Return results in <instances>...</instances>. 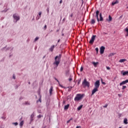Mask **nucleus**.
<instances>
[{
	"mask_svg": "<svg viewBox=\"0 0 128 128\" xmlns=\"http://www.w3.org/2000/svg\"><path fill=\"white\" fill-rule=\"evenodd\" d=\"M94 86L95 88L93 89V90L92 92V96L93 94H96V92H98V88H100V80H96L95 82Z\"/></svg>",
	"mask_w": 128,
	"mask_h": 128,
	"instance_id": "obj_1",
	"label": "nucleus"
},
{
	"mask_svg": "<svg viewBox=\"0 0 128 128\" xmlns=\"http://www.w3.org/2000/svg\"><path fill=\"white\" fill-rule=\"evenodd\" d=\"M62 58V55L59 54L57 56L54 58V62L53 63L54 66H56V68L58 66V64H60V58Z\"/></svg>",
	"mask_w": 128,
	"mask_h": 128,
	"instance_id": "obj_2",
	"label": "nucleus"
},
{
	"mask_svg": "<svg viewBox=\"0 0 128 128\" xmlns=\"http://www.w3.org/2000/svg\"><path fill=\"white\" fill-rule=\"evenodd\" d=\"M12 16H13L14 22L15 24H16V22H18V20H20V16L19 15H18V14H14Z\"/></svg>",
	"mask_w": 128,
	"mask_h": 128,
	"instance_id": "obj_3",
	"label": "nucleus"
},
{
	"mask_svg": "<svg viewBox=\"0 0 128 128\" xmlns=\"http://www.w3.org/2000/svg\"><path fill=\"white\" fill-rule=\"evenodd\" d=\"M84 96V94H77L74 100H75V102H78V100H80Z\"/></svg>",
	"mask_w": 128,
	"mask_h": 128,
	"instance_id": "obj_4",
	"label": "nucleus"
},
{
	"mask_svg": "<svg viewBox=\"0 0 128 128\" xmlns=\"http://www.w3.org/2000/svg\"><path fill=\"white\" fill-rule=\"evenodd\" d=\"M82 84L84 86H88V88L90 87V82L86 81V79L85 78L84 80L82 82Z\"/></svg>",
	"mask_w": 128,
	"mask_h": 128,
	"instance_id": "obj_5",
	"label": "nucleus"
},
{
	"mask_svg": "<svg viewBox=\"0 0 128 128\" xmlns=\"http://www.w3.org/2000/svg\"><path fill=\"white\" fill-rule=\"evenodd\" d=\"M96 36L95 35H93L92 38H91V40L90 41V44H94V40H96Z\"/></svg>",
	"mask_w": 128,
	"mask_h": 128,
	"instance_id": "obj_6",
	"label": "nucleus"
},
{
	"mask_svg": "<svg viewBox=\"0 0 128 128\" xmlns=\"http://www.w3.org/2000/svg\"><path fill=\"white\" fill-rule=\"evenodd\" d=\"M104 50H106V48L104 46H102L100 48V54H102L104 52Z\"/></svg>",
	"mask_w": 128,
	"mask_h": 128,
	"instance_id": "obj_7",
	"label": "nucleus"
},
{
	"mask_svg": "<svg viewBox=\"0 0 128 128\" xmlns=\"http://www.w3.org/2000/svg\"><path fill=\"white\" fill-rule=\"evenodd\" d=\"M120 73L122 74L123 76H126L128 74V71H121Z\"/></svg>",
	"mask_w": 128,
	"mask_h": 128,
	"instance_id": "obj_8",
	"label": "nucleus"
},
{
	"mask_svg": "<svg viewBox=\"0 0 128 128\" xmlns=\"http://www.w3.org/2000/svg\"><path fill=\"white\" fill-rule=\"evenodd\" d=\"M128 80H124V81L122 82H120V86H122L123 84H128Z\"/></svg>",
	"mask_w": 128,
	"mask_h": 128,
	"instance_id": "obj_9",
	"label": "nucleus"
},
{
	"mask_svg": "<svg viewBox=\"0 0 128 128\" xmlns=\"http://www.w3.org/2000/svg\"><path fill=\"white\" fill-rule=\"evenodd\" d=\"M34 114H32L30 116V122H32L34 120Z\"/></svg>",
	"mask_w": 128,
	"mask_h": 128,
	"instance_id": "obj_10",
	"label": "nucleus"
},
{
	"mask_svg": "<svg viewBox=\"0 0 128 128\" xmlns=\"http://www.w3.org/2000/svg\"><path fill=\"white\" fill-rule=\"evenodd\" d=\"M98 14H100V11L96 10V18H97L98 22H100V19H98Z\"/></svg>",
	"mask_w": 128,
	"mask_h": 128,
	"instance_id": "obj_11",
	"label": "nucleus"
},
{
	"mask_svg": "<svg viewBox=\"0 0 128 128\" xmlns=\"http://www.w3.org/2000/svg\"><path fill=\"white\" fill-rule=\"evenodd\" d=\"M53 90H54V87H52V86L50 87V89L49 90V92H50V96H52Z\"/></svg>",
	"mask_w": 128,
	"mask_h": 128,
	"instance_id": "obj_12",
	"label": "nucleus"
},
{
	"mask_svg": "<svg viewBox=\"0 0 128 128\" xmlns=\"http://www.w3.org/2000/svg\"><path fill=\"white\" fill-rule=\"evenodd\" d=\"M54 46H55L54 45L52 46L50 48H49V50L52 52H54Z\"/></svg>",
	"mask_w": 128,
	"mask_h": 128,
	"instance_id": "obj_13",
	"label": "nucleus"
},
{
	"mask_svg": "<svg viewBox=\"0 0 128 128\" xmlns=\"http://www.w3.org/2000/svg\"><path fill=\"white\" fill-rule=\"evenodd\" d=\"M100 19L99 20V22L100 20V22H102V20H104V18H102V13L100 14Z\"/></svg>",
	"mask_w": 128,
	"mask_h": 128,
	"instance_id": "obj_14",
	"label": "nucleus"
},
{
	"mask_svg": "<svg viewBox=\"0 0 128 128\" xmlns=\"http://www.w3.org/2000/svg\"><path fill=\"white\" fill-rule=\"evenodd\" d=\"M70 108V104H68L67 105L65 106L64 107V110H68Z\"/></svg>",
	"mask_w": 128,
	"mask_h": 128,
	"instance_id": "obj_15",
	"label": "nucleus"
},
{
	"mask_svg": "<svg viewBox=\"0 0 128 128\" xmlns=\"http://www.w3.org/2000/svg\"><path fill=\"white\" fill-rule=\"evenodd\" d=\"M23 104H25L26 106H30V103L28 102H25L23 103Z\"/></svg>",
	"mask_w": 128,
	"mask_h": 128,
	"instance_id": "obj_16",
	"label": "nucleus"
},
{
	"mask_svg": "<svg viewBox=\"0 0 128 128\" xmlns=\"http://www.w3.org/2000/svg\"><path fill=\"white\" fill-rule=\"evenodd\" d=\"M124 124H128V119L126 118H124Z\"/></svg>",
	"mask_w": 128,
	"mask_h": 128,
	"instance_id": "obj_17",
	"label": "nucleus"
},
{
	"mask_svg": "<svg viewBox=\"0 0 128 128\" xmlns=\"http://www.w3.org/2000/svg\"><path fill=\"white\" fill-rule=\"evenodd\" d=\"M92 64H94V66H98V62H92Z\"/></svg>",
	"mask_w": 128,
	"mask_h": 128,
	"instance_id": "obj_18",
	"label": "nucleus"
},
{
	"mask_svg": "<svg viewBox=\"0 0 128 128\" xmlns=\"http://www.w3.org/2000/svg\"><path fill=\"white\" fill-rule=\"evenodd\" d=\"M126 62V59H121L119 60V62Z\"/></svg>",
	"mask_w": 128,
	"mask_h": 128,
	"instance_id": "obj_19",
	"label": "nucleus"
},
{
	"mask_svg": "<svg viewBox=\"0 0 128 128\" xmlns=\"http://www.w3.org/2000/svg\"><path fill=\"white\" fill-rule=\"evenodd\" d=\"M118 4V1L116 0V2H112V6H114V4Z\"/></svg>",
	"mask_w": 128,
	"mask_h": 128,
	"instance_id": "obj_20",
	"label": "nucleus"
},
{
	"mask_svg": "<svg viewBox=\"0 0 128 128\" xmlns=\"http://www.w3.org/2000/svg\"><path fill=\"white\" fill-rule=\"evenodd\" d=\"M82 108V105H80L77 108L78 110H80Z\"/></svg>",
	"mask_w": 128,
	"mask_h": 128,
	"instance_id": "obj_21",
	"label": "nucleus"
},
{
	"mask_svg": "<svg viewBox=\"0 0 128 128\" xmlns=\"http://www.w3.org/2000/svg\"><path fill=\"white\" fill-rule=\"evenodd\" d=\"M24 120H22L20 122L19 124H20V126H24Z\"/></svg>",
	"mask_w": 128,
	"mask_h": 128,
	"instance_id": "obj_22",
	"label": "nucleus"
},
{
	"mask_svg": "<svg viewBox=\"0 0 128 128\" xmlns=\"http://www.w3.org/2000/svg\"><path fill=\"white\" fill-rule=\"evenodd\" d=\"M108 18L109 19H108V21L112 22V16L110 15L108 16Z\"/></svg>",
	"mask_w": 128,
	"mask_h": 128,
	"instance_id": "obj_23",
	"label": "nucleus"
},
{
	"mask_svg": "<svg viewBox=\"0 0 128 128\" xmlns=\"http://www.w3.org/2000/svg\"><path fill=\"white\" fill-rule=\"evenodd\" d=\"M38 40H40V38L38 36H36L34 40V42H38Z\"/></svg>",
	"mask_w": 128,
	"mask_h": 128,
	"instance_id": "obj_24",
	"label": "nucleus"
},
{
	"mask_svg": "<svg viewBox=\"0 0 128 128\" xmlns=\"http://www.w3.org/2000/svg\"><path fill=\"white\" fill-rule=\"evenodd\" d=\"M96 23V21L92 19V20H91V24H94Z\"/></svg>",
	"mask_w": 128,
	"mask_h": 128,
	"instance_id": "obj_25",
	"label": "nucleus"
},
{
	"mask_svg": "<svg viewBox=\"0 0 128 128\" xmlns=\"http://www.w3.org/2000/svg\"><path fill=\"white\" fill-rule=\"evenodd\" d=\"M40 16L37 15L36 18V20H40Z\"/></svg>",
	"mask_w": 128,
	"mask_h": 128,
	"instance_id": "obj_26",
	"label": "nucleus"
},
{
	"mask_svg": "<svg viewBox=\"0 0 128 128\" xmlns=\"http://www.w3.org/2000/svg\"><path fill=\"white\" fill-rule=\"evenodd\" d=\"M125 32H126L127 34H126V36H128V28H126L125 29Z\"/></svg>",
	"mask_w": 128,
	"mask_h": 128,
	"instance_id": "obj_27",
	"label": "nucleus"
},
{
	"mask_svg": "<svg viewBox=\"0 0 128 128\" xmlns=\"http://www.w3.org/2000/svg\"><path fill=\"white\" fill-rule=\"evenodd\" d=\"M58 84H59L61 88H66L62 86V85L58 83Z\"/></svg>",
	"mask_w": 128,
	"mask_h": 128,
	"instance_id": "obj_28",
	"label": "nucleus"
},
{
	"mask_svg": "<svg viewBox=\"0 0 128 128\" xmlns=\"http://www.w3.org/2000/svg\"><path fill=\"white\" fill-rule=\"evenodd\" d=\"M42 102V98L40 97L39 100L36 101V102Z\"/></svg>",
	"mask_w": 128,
	"mask_h": 128,
	"instance_id": "obj_29",
	"label": "nucleus"
},
{
	"mask_svg": "<svg viewBox=\"0 0 128 128\" xmlns=\"http://www.w3.org/2000/svg\"><path fill=\"white\" fill-rule=\"evenodd\" d=\"M12 124H14L16 126H18V122H13V123H12Z\"/></svg>",
	"mask_w": 128,
	"mask_h": 128,
	"instance_id": "obj_30",
	"label": "nucleus"
},
{
	"mask_svg": "<svg viewBox=\"0 0 128 128\" xmlns=\"http://www.w3.org/2000/svg\"><path fill=\"white\" fill-rule=\"evenodd\" d=\"M1 118H2V120H6V116H2L1 117Z\"/></svg>",
	"mask_w": 128,
	"mask_h": 128,
	"instance_id": "obj_31",
	"label": "nucleus"
},
{
	"mask_svg": "<svg viewBox=\"0 0 128 128\" xmlns=\"http://www.w3.org/2000/svg\"><path fill=\"white\" fill-rule=\"evenodd\" d=\"M0 128H4V126L2 124L0 125Z\"/></svg>",
	"mask_w": 128,
	"mask_h": 128,
	"instance_id": "obj_32",
	"label": "nucleus"
},
{
	"mask_svg": "<svg viewBox=\"0 0 128 128\" xmlns=\"http://www.w3.org/2000/svg\"><path fill=\"white\" fill-rule=\"evenodd\" d=\"M43 30H46V25H45L43 28Z\"/></svg>",
	"mask_w": 128,
	"mask_h": 128,
	"instance_id": "obj_33",
	"label": "nucleus"
},
{
	"mask_svg": "<svg viewBox=\"0 0 128 128\" xmlns=\"http://www.w3.org/2000/svg\"><path fill=\"white\" fill-rule=\"evenodd\" d=\"M84 70V68L82 66H81L80 68V72H82V70Z\"/></svg>",
	"mask_w": 128,
	"mask_h": 128,
	"instance_id": "obj_34",
	"label": "nucleus"
},
{
	"mask_svg": "<svg viewBox=\"0 0 128 128\" xmlns=\"http://www.w3.org/2000/svg\"><path fill=\"white\" fill-rule=\"evenodd\" d=\"M12 78L13 80H16V75H14V74L12 76Z\"/></svg>",
	"mask_w": 128,
	"mask_h": 128,
	"instance_id": "obj_35",
	"label": "nucleus"
},
{
	"mask_svg": "<svg viewBox=\"0 0 128 128\" xmlns=\"http://www.w3.org/2000/svg\"><path fill=\"white\" fill-rule=\"evenodd\" d=\"M126 88V86H122V90H124Z\"/></svg>",
	"mask_w": 128,
	"mask_h": 128,
	"instance_id": "obj_36",
	"label": "nucleus"
},
{
	"mask_svg": "<svg viewBox=\"0 0 128 128\" xmlns=\"http://www.w3.org/2000/svg\"><path fill=\"white\" fill-rule=\"evenodd\" d=\"M101 82H102V84H106V82H102V79L101 78Z\"/></svg>",
	"mask_w": 128,
	"mask_h": 128,
	"instance_id": "obj_37",
	"label": "nucleus"
},
{
	"mask_svg": "<svg viewBox=\"0 0 128 128\" xmlns=\"http://www.w3.org/2000/svg\"><path fill=\"white\" fill-rule=\"evenodd\" d=\"M9 50H10V52H12V50H14V48H10Z\"/></svg>",
	"mask_w": 128,
	"mask_h": 128,
	"instance_id": "obj_38",
	"label": "nucleus"
},
{
	"mask_svg": "<svg viewBox=\"0 0 128 128\" xmlns=\"http://www.w3.org/2000/svg\"><path fill=\"white\" fill-rule=\"evenodd\" d=\"M37 117L38 118H42V115L40 114V115L38 116Z\"/></svg>",
	"mask_w": 128,
	"mask_h": 128,
	"instance_id": "obj_39",
	"label": "nucleus"
},
{
	"mask_svg": "<svg viewBox=\"0 0 128 128\" xmlns=\"http://www.w3.org/2000/svg\"><path fill=\"white\" fill-rule=\"evenodd\" d=\"M38 16H42V12H38Z\"/></svg>",
	"mask_w": 128,
	"mask_h": 128,
	"instance_id": "obj_40",
	"label": "nucleus"
},
{
	"mask_svg": "<svg viewBox=\"0 0 128 128\" xmlns=\"http://www.w3.org/2000/svg\"><path fill=\"white\" fill-rule=\"evenodd\" d=\"M95 50H96V52L98 54V48H96Z\"/></svg>",
	"mask_w": 128,
	"mask_h": 128,
	"instance_id": "obj_41",
	"label": "nucleus"
},
{
	"mask_svg": "<svg viewBox=\"0 0 128 128\" xmlns=\"http://www.w3.org/2000/svg\"><path fill=\"white\" fill-rule=\"evenodd\" d=\"M106 68L108 70H110V68L108 67V66H106Z\"/></svg>",
	"mask_w": 128,
	"mask_h": 128,
	"instance_id": "obj_42",
	"label": "nucleus"
},
{
	"mask_svg": "<svg viewBox=\"0 0 128 128\" xmlns=\"http://www.w3.org/2000/svg\"><path fill=\"white\" fill-rule=\"evenodd\" d=\"M54 80H56V82H58V84H60V81H58V79H56V78H54Z\"/></svg>",
	"mask_w": 128,
	"mask_h": 128,
	"instance_id": "obj_43",
	"label": "nucleus"
},
{
	"mask_svg": "<svg viewBox=\"0 0 128 128\" xmlns=\"http://www.w3.org/2000/svg\"><path fill=\"white\" fill-rule=\"evenodd\" d=\"M24 99V98H22V97H20V98H19V100H23Z\"/></svg>",
	"mask_w": 128,
	"mask_h": 128,
	"instance_id": "obj_44",
	"label": "nucleus"
},
{
	"mask_svg": "<svg viewBox=\"0 0 128 128\" xmlns=\"http://www.w3.org/2000/svg\"><path fill=\"white\" fill-rule=\"evenodd\" d=\"M104 108H108V104H105V105L104 106Z\"/></svg>",
	"mask_w": 128,
	"mask_h": 128,
	"instance_id": "obj_45",
	"label": "nucleus"
},
{
	"mask_svg": "<svg viewBox=\"0 0 128 128\" xmlns=\"http://www.w3.org/2000/svg\"><path fill=\"white\" fill-rule=\"evenodd\" d=\"M68 80H69L70 82V80H72V78H70L68 79Z\"/></svg>",
	"mask_w": 128,
	"mask_h": 128,
	"instance_id": "obj_46",
	"label": "nucleus"
},
{
	"mask_svg": "<svg viewBox=\"0 0 128 128\" xmlns=\"http://www.w3.org/2000/svg\"><path fill=\"white\" fill-rule=\"evenodd\" d=\"M76 128H82V126H77Z\"/></svg>",
	"mask_w": 128,
	"mask_h": 128,
	"instance_id": "obj_47",
	"label": "nucleus"
},
{
	"mask_svg": "<svg viewBox=\"0 0 128 128\" xmlns=\"http://www.w3.org/2000/svg\"><path fill=\"white\" fill-rule=\"evenodd\" d=\"M70 120H68V121H67V122H67V124H69V123H70Z\"/></svg>",
	"mask_w": 128,
	"mask_h": 128,
	"instance_id": "obj_48",
	"label": "nucleus"
},
{
	"mask_svg": "<svg viewBox=\"0 0 128 128\" xmlns=\"http://www.w3.org/2000/svg\"><path fill=\"white\" fill-rule=\"evenodd\" d=\"M62 0H60V4H62Z\"/></svg>",
	"mask_w": 128,
	"mask_h": 128,
	"instance_id": "obj_49",
	"label": "nucleus"
},
{
	"mask_svg": "<svg viewBox=\"0 0 128 128\" xmlns=\"http://www.w3.org/2000/svg\"><path fill=\"white\" fill-rule=\"evenodd\" d=\"M47 12H48H48H50V10H48V8L47 9Z\"/></svg>",
	"mask_w": 128,
	"mask_h": 128,
	"instance_id": "obj_50",
	"label": "nucleus"
},
{
	"mask_svg": "<svg viewBox=\"0 0 128 128\" xmlns=\"http://www.w3.org/2000/svg\"><path fill=\"white\" fill-rule=\"evenodd\" d=\"M70 120V122L71 120H72V118H71L70 120Z\"/></svg>",
	"mask_w": 128,
	"mask_h": 128,
	"instance_id": "obj_51",
	"label": "nucleus"
},
{
	"mask_svg": "<svg viewBox=\"0 0 128 128\" xmlns=\"http://www.w3.org/2000/svg\"><path fill=\"white\" fill-rule=\"evenodd\" d=\"M60 40H58V42H60Z\"/></svg>",
	"mask_w": 128,
	"mask_h": 128,
	"instance_id": "obj_52",
	"label": "nucleus"
},
{
	"mask_svg": "<svg viewBox=\"0 0 128 128\" xmlns=\"http://www.w3.org/2000/svg\"><path fill=\"white\" fill-rule=\"evenodd\" d=\"M70 16H72V14H71L70 15Z\"/></svg>",
	"mask_w": 128,
	"mask_h": 128,
	"instance_id": "obj_53",
	"label": "nucleus"
},
{
	"mask_svg": "<svg viewBox=\"0 0 128 128\" xmlns=\"http://www.w3.org/2000/svg\"><path fill=\"white\" fill-rule=\"evenodd\" d=\"M18 86H16V88H18Z\"/></svg>",
	"mask_w": 128,
	"mask_h": 128,
	"instance_id": "obj_54",
	"label": "nucleus"
},
{
	"mask_svg": "<svg viewBox=\"0 0 128 128\" xmlns=\"http://www.w3.org/2000/svg\"><path fill=\"white\" fill-rule=\"evenodd\" d=\"M63 102L64 104V102H64V101H63Z\"/></svg>",
	"mask_w": 128,
	"mask_h": 128,
	"instance_id": "obj_55",
	"label": "nucleus"
},
{
	"mask_svg": "<svg viewBox=\"0 0 128 128\" xmlns=\"http://www.w3.org/2000/svg\"><path fill=\"white\" fill-rule=\"evenodd\" d=\"M104 34H106V33H104Z\"/></svg>",
	"mask_w": 128,
	"mask_h": 128,
	"instance_id": "obj_56",
	"label": "nucleus"
},
{
	"mask_svg": "<svg viewBox=\"0 0 128 128\" xmlns=\"http://www.w3.org/2000/svg\"><path fill=\"white\" fill-rule=\"evenodd\" d=\"M32 128H34V127H32Z\"/></svg>",
	"mask_w": 128,
	"mask_h": 128,
	"instance_id": "obj_57",
	"label": "nucleus"
},
{
	"mask_svg": "<svg viewBox=\"0 0 128 128\" xmlns=\"http://www.w3.org/2000/svg\"><path fill=\"white\" fill-rule=\"evenodd\" d=\"M70 88V87H68V88Z\"/></svg>",
	"mask_w": 128,
	"mask_h": 128,
	"instance_id": "obj_58",
	"label": "nucleus"
},
{
	"mask_svg": "<svg viewBox=\"0 0 128 128\" xmlns=\"http://www.w3.org/2000/svg\"><path fill=\"white\" fill-rule=\"evenodd\" d=\"M63 20H64V18Z\"/></svg>",
	"mask_w": 128,
	"mask_h": 128,
	"instance_id": "obj_59",
	"label": "nucleus"
},
{
	"mask_svg": "<svg viewBox=\"0 0 128 128\" xmlns=\"http://www.w3.org/2000/svg\"><path fill=\"white\" fill-rule=\"evenodd\" d=\"M119 128H122V127H120Z\"/></svg>",
	"mask_w": 128,
	"mask_h": 128,
	"instance_id": "obj_60",
	"label": "nucleus"
},
{
	"mask_svg": "<svg viewBox=\"0 0 128 128\" xmlns=\"http://www.w3.org/2000/svg\"><path fill=\"white\" fill-rule=\"evenodd\" d=\"M10 56H11V55H10Z\"/></svg>",
	"mask_w": 128,
	"mask_h": 128,
	"instance_id": "obj_61",
	"label": "nucleus"
},
{
	"mask_svg": "<svg viewBox=\"0 0 128 128\" xmlns=\"http://www.w3.org/2000/svg\"><path fill=\"white\" fill-rule=\"evenodd\" d=\"M127 8H128V6L127 7Z\"/></svg>",
	"mask_w": 128,
	"mask_h": 128,
	"instance_id": "obj_62",
	"label": "nucleus"
},
{
	"mask_svg": "<svg viewBox=\"0 0 128 128\" xmlns=\"http://www.w3.org/2000/svg\"><path fill=\"white\" fill-rule=\"evenodd\" d=\"M30 84V82H29V84Z\"/></svg>",
	"mask_w": 128,
	"mask_h": 128,
	"instance_id": "obj_63",
	"label": "nucleus"
}]
</instances>
